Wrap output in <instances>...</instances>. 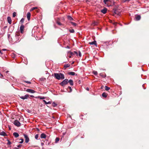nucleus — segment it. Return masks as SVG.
<instances>
[{
	"mask_svg": "<svg viewBox=\"0 0 149 149\" xmlns=\"http://www.w3.org/2000/svg\"><path fill=\"white\" fill-rule=\"evenodd\" d=\"M142 86H143V88L144 89H146V88H144V85H142Z\"/></svg>",
	"mask_w": 149,
	"mask_h": 149,
	"instance_id": "52",
	"label": "nucleus"
},
{
	"mask_svg": "<svg viewBox=\"0 0 149 149\" xmlns=\"http://www.w3.org/2000/svg\"><path fill=\"white\" fill-rule=\"evenodd\" d=\"M20 140H21V141L19 142V143H22L24 141V139H21Z\"/></svg>",
	"mask_w": 149,
	"mask_h": 149,
	"instance_id": "36",
	"label": "nucleus"
},
{
	"mask_svg": "<svg viewBox=\"0 0 149 149\" xmlns=\"http://www.w3.org/2000/svg\"><path fill=\"white\" fill-rule=\"evenodd\" d=\"M7 21L10 24H11L12 23V20L11 17H7Z\"/></svg>",
	"mask_w": 149,
	"mask_h": 149,
	"instance_id": "13",
	"label": "nucleus"
},
{
	"mask_svg": "<svg viewBox=\"0 0 149 149\" xmlns=\"http://www.w3.org/2000/svg\"><path fill=\"white\" fill-rule=\"evenodd\" d=\"M8 37L9 42L12 44L19 42L21 40L20 33L19 32H17L15 35L12 38L10 34H8Z\"/></svg>",
	"mask_w": 149,
	"mask_h": 149,
	"instance_id": "1",
	"label": "nucleus"
},
{
	"mask_svg": "<svg viewBox=\"0 0 149 149\" xmlns=\"http://www.w3.org/2000/svg\"><path fill=\"white\" fill-rule=\"evenodd\" d=\"M11 144V143L8 140V142L7 143V144L10 145Z\"/></svg>",
	"mask_w": 149,
	"mask_h": 149,
	"instance_id": "40",
	"label": "nucleus"
},
{
	"mask_svg": "<svg viewBox=\"0 0 149 149\" xmlns=\"http://www.w3.org/2000/svg\"><path fill=\"white\" fill-rule=\"evenodd\" d=\"M9 72V71H6V73L7 74V73H8Z\"/></svg>",
	"mask_w": 149,
	"mask_h": 149,
	"instance_id": "54",
	"label": "nucleus"
},
{
	"mask_svg": "<svg viewBox=\"0 0 149 149\" xmlns=\"http://www.w3.org/2000/svg\"><path fill=\"white\" fill-rule=\"evenodd\" d=\"M67 48H68V46H67Z\"/></svg>",
	"mask_w": 149,
	"mask_h": 149,
	"instance_id": "56",
	"label": "nucleus"
},
{
	"mask_svg": "<svg viewBox=\"0 0 149 149\" xmlns=\"http://www.w3.org/2000/svg\"><path fill=\"white\" fill-rule=\"evenodd\" d=\"M67 48H68V46H67Z\"/></svg>",
	"mask_w": 149,
	"mask_h": 149,
	"instance_id": "57",
	"label": "nucleus"
},
{
	"mask_svg": "<svg viewBox=\"0 0 149 149\" xmlns=\"http://www.w3.org/2000/svg\"><path fill=\"white\" fill-rule=\"evenodd\" d=\"M107 95H108L107 93H105V92L103 93L102 94V97H104V98H106L107 97Z\"/></svg>",
	"mask_w": 149,
	"mask_h": 149,
	"instance_id": "20",
	"label": "nucleus"
},
{
	"mask_svg": "<svg viewBox=\"0 0 149 149\" xmlns=\"http://www.w3.org/2000/svg\"><path fill=\"white\" fill-rule=\"evenodd\" d=\"M25 82L28 84H31V82L28 81H26Z\"/></svg>",
	"mask_w": 149,
	"mask_h": 149,
	"instance_id": "42",
	"label": "nucleus"
},
{
	"mask_svg": "<svg viewBox=\"0 0 149 149\" xmlns=\"http://www.w3.org/2000/svg\"><path fill=\"white\" fill-rule=\"evenodd\" d=\"M79 57H81V54L80 51H79Z\"/></svg>",
	"mask_w": 149,
	"mask_h": 149,
	"instance_id": "39",
	"label": "nucleus"
},
{
	"mask_svg": "<svg viewBox=\"0 0 149 149\" xmlns=\"http://www.w3.org/2000/svg\"><path fill=\"white\" fill-rule=\"evenodd\" d=\"M46 137V135L44 133H42L41 134L40 137L41 138L45 139Z\"/></svg>",
	"mask_w": 149,
	"mask_h": 149,
	"instance_id": "14",
	"label": "nucleus"
},
{
	"mask_svg": "<svg viewBox=\"0 0 149 149\" xmlns=\"http://www.w3.org/2000/svg\"><path fill=\"white\" fill-rule=\"evenodd\" d=\"M107 10V8H104L103 9L101 10V12L104 14H105L106 13Z\"/></svg>",
	"mask_w": 149,
	"mask_h": 149,
	"instance_id": "11",
	"label": "nucleus"
},
{
	"mask_svg": "<svg viewBox=\"0 0 149 149\" xmlns=\"http://www.w3.org/2000/svg\"><path fill=\"white\" fill-rule=\"evenodd\" d=\"M16 12H14L13 13V17H15L16 16Z\"/></svg>",
	"mask_w": 149,
	"mask_h": 149,
	"instance_id": "35",
	"label": "nucleus"
},
{
	"mask_svg": "<svg viewBox=\"0 0 149 149\" xmlns=\"http://www.w3.org/2000/svg\"><path fill=\"white\" fill-rule=\"evenodd\" d=\"M109 1V0H104V2L105 5L109 6L108 5V2Z\"/></svg>",
	"mask_w": 149,
	"mask_h": 149,
	"instance_id": "19",
	"label": "nucleus"
},
{
	"mask_svg": "<svg viewBox=\"0 0 149 149\" xmlns=\"http://www.w3.org/2000/svg\"><path fill=\"white\" fill-rule=\"evenodd\" d=\"M22 146V145L19 144L17 146V147L18 148H21Z\"/></svg>",
	"mask_w": 149,
	"mask_h": 149,
	"instance_id": "41",
	"label": "nucleus"
},
{
	"mask_svg": "<svg viewBox=\"0 0 149 149\" xmlns=\"http://www.w3.org/2000/svg\"><path fill=\"white\" fill-rule=\"evenodd\" d=\"M44 143H41V145L42 146H43L44 145Z\"/></svg>",
	"mask_w": 149,
	"mask_h": 149,
	"instance_id": "47",
	"label": "nucleus"
},
{
	"mask_svg": "<svg viewBox=\"0 0 149 149\" xmlns=\"http://www.w3.org/2000/svg\"><path fill=\"white\" fill-rule=\"evenodd\" d=\"M24 18H22L20 21V24L21 25H23V24L24 22Z\"/></svg>",
	"mask_w": 149,
	"mask_h": 149,
	"instance_id": "26",
	"label": "nucleus"
},
{
	"mask_svg": "<svg viewBox=\"0 0 149 149\" xmlns=\"http://www.w3.org/2000/svg\"><path fill=\"white\" fill-rule=\"evenodd\" d=\"M141 17L140 15H136L135 16L134 19L135 21H139L141 19Z\"/></svg>",
	"mask_w": 149,
	"mask_h": 149,
	"instance_id": "10",
	"label": "nucleus"
},
{
	"mask_svg": "<svg viewBox=\"0 0 149 149\" xmlns=\"http://www.w3.org/2000/svg\"><path fill=\"white\" fill-rule=\"evenodd\" d=\"M0 135L4 136H7V134L4 132L2 131L0 132Z\"/></svg>",
	"mask_w": 149,
	"mask_h": 149,
	"instance_id": "15",
	"label": "nucleus"
},
{
	"mask_svg": "<svg viewBox=\"0 0 149 149\" xmlns=\"http://www.w3.org/2000/svg\"><path fill=\"white\" fill-rule=\"evenodd\" d=\"M34 10L36 9H37V7H34Z\"/></svg>",
	"mask_w": 149,
	"mask_h": 149,
	"instance_id": "51",
	"label": "nucleus"
},
{
	"mask_svg": "<svg viewBox=\"0 0 149 149\" xmlns=\"http://www.w3.org/2000/svg\"><path fill=\"white\" fill-rule=\"evenodd\" d=\"M26 91L28 92L32 93H34L36 92L34 90L30 89H27L26 90Z\"/></svg>",
	"mask_w": 149,
	"mask_h": 149,
	"instance_id": "8",
	"label": "nucleus"
},
{
	"mask_svg": "<svg viewBox=\"0 0 149 149\" xmlns=\"http://www.w3.org/2000/svg\"><path fill=\"white\" fill-rule=\"evenodd\" d=\"M68 74L70 75H75L76 76L77 75V74H76V73L74 72H68Z\"/></svg>",
	"mask_w": 149,
	"mask_h": 149,
	"instance_id": "17",
	"label": "nucleus"
},
{
	"mask_svg": "<svg viewBox=\"0 0 149 149\" xmlns=\"http://www.w3.org/2000/svg\"><path fill=\"white\" fill-rule=\"evenodd\" d=\"M57 23L59 25H61L62 24L59 22H57Z\"/></svg>",
	"mask_w": 149,
	"mask_h": 149,
	"instance_id": "38",
	"label": "nucleus"
},
{
	"mask_svg": "<svg viewBox=\"0 0 149 149\" xmlns=\"http://www.w3.org/2000/svg\"><path fill=\"white\" fill-rule=\"evenodd\" d=\"M54 75L55 78L58 80L63 79H65L64 75L61 73H54Z\"/></svg>",
	"mask_w": 149,
	"mask_h": 149,
	"instance_id": "2",
	"label": "nucleus"
},
{
	"mask_svg": "<svg viewBox=\"0 0 149 149\" xmlns=\"http://www.w3.org/2000/svg\"><path fill=\"white\" fill-rule=\"evenodd\" d=\"M57 104L55 103L54 102H53L52 103V106L54 107H56L57 106Z\"/></svg>",
	"mask_w": 149,
	"mask_h": 149,
	"instance_id": "34",
	"label": "nucleus"
},
{
	"mask_svg": "<svg viewBox=\"0 0 149 149\" xmlns=\"http://www.w3.org/2000/svg\"><path fill=\"white\" fill-rule=\"evenodd\" d=\"M2 51H6V49H2Z\"/></svg>",
	"mask_w": 149,
	"mask_h": 149,
	"instance_id": "49",
	"label": "nucleus"
},
{
	"mask_svg": "<svg viewBox=\"0 0 149 149\" xmlns=\"http://www.w3.org/2000/svg\"><path fill=\"white\" fill-rule=\"evenodd\" d=\"M105 89L106 91H108L110 89V88L109 87H108L107 86H105Z\"/></svg>",
	"mask_w": 149,
	"mask_h": 149,
	"instance_id": "30",
	"label": "nucleus"
},
{
	"mask_svg": "<svg viewBox=\"0 0 149 149\" xmlns=\"http://www.w3.org/2000/svg\"><path fill=\"white\" fill-rule=\"evenodd\" d=\"M24 26L23 25H21L20 27V33L23 34L24 33Z\"/></svg>",
	"mask_w": 149,
	"mask_h": 149,
	"instance_id": "6",
	"label": "nucleus"
},
{
	"mask_svg": "<svg viewBox=\"0 0 149 149\" xmlns=\"http://www.w3.org/2000/svg\"><path fill=\"white\" fill-rule=\"evenodd\" d=\"M89 44L91 45H95L96 46H97V45L96 42L95 40L91 42H89Z\"/></svg>",
	"mask_w": 149,
	"mask_h": 149,
	"instance_id": "12",
	"label": "nucleus"
},
{
	"mask_svg": "<svg viewBox=\"0 0 149 149\" xmlns=\"http://www.w3.org/2000/svg\"><path fill=\"white\" fill-rule=\"evenodd\" d=\"M35 98H39L41 100L44 99H45V97H42L40 96H38L37 97H35Z\"/></svg>",
	"mask_w": 149,
	"mask_h": 149,
	"instance_id": "18",
	"label": "nucleus"
},
{
	"mask_svg": "<svg viewBox=\"0 0 149 149\" xmlns=\"http://www.w3.org/2000/svg\"><path fill=\"white\" fill-rule=\"evenodd\" d=\"M69 31L71 33H74V30L73 29H69Z\"/></svg>",
	"mask_w": 149,
	"mask_h": 149,
	"instance_id": "32",
	"label": "nucleus"
},
{
	"mask_svg": "<svg viewBox=\"0 0 149 149\" xmlns=\"http://www.w3.org/2000/svg\"><path fill=\"white\" fill-rule=\"evenodd\" d=\"M67 18L70 21L73 20V18L70 16L68 15L67 16Z\"/></svg>",
	"mask_w": 149,
	"mask_h": 149,
	"instance_id": "27",
	"label": "nucleus"
},
{
	"mask_svg": "<svg viewBox=\"0 0 149 149\" xmlns=\"http://www.w3.org/2000/svg\"><path fill=\"white\" fill-rule=\"evenodd\" d=\"M100 75L102 78H104L106 77V75L104 73H101Z\"/></svg>",
	"mask_w": 149,
	"mask_h": 149,
	"instance_id": "22",
	"label": "nucleus"
},
{
	"mask_svg": "<svg viewBox=\"0 0 149 149\" xmlns=\"http://www.w3.org/2000/svg\"><path fill=\"white\" fill-rule=\"evenodd\" d=\"M34 10V7L32 8L30 10V11H32Z\"/></svg>",
	"mask_w": 149,
	"mask_h": 149,
	"instance_id": "45",
	"label": "nucleus"
},
{
	"mask_svg": "<svg viewBox=\"0 0 149 149\" xmlns=\"http://www.w3.org/2000/svg\"><path fill=\"white\" fill-rule=\"evenodd\" d=\"M68 89L69 90H70V92H71L72 91V89L71 87L70 86H68Z\"/></svg>",
	"mask_w": 149,
	"mask_h": 149,
	"instance_id": "37",
	"label": "nucleus"
},
{
	"mask_svg": "<svg viewBox=\"0 0 149 149\" xmlns=\"http://www.w3.org/2000/svg\"><path fill=\"white\" fill-rule=\"evenodd\" d=\"M43 101L46 104H51V102L50 101H49L48 102H47L45 100H43Z\"/></svg>",
	"mask_w": 149,
	"mask_h": 149,
	"instance_id": "28",
	"label": "nucleus"
},
{
	"mask_svg": "<svg viewBox=\"0 0 149 149\" xmlns=\"http://www.w3.org/2000/svg\"><path fill=\"white\" fill-rule=\"evenodd\" d=\"M13 124L16 126L18 127H20L21 125V124L17 120H15L13 122Z\"/></svg>",
	"mask_w": 149,
	"mask_h": 149,
	"instance_id": "5",
	"label": "nucleus"
},
{
	"mask_svg": "<svg viewBox=\"0 0 149 149\" xmlns=\"http://www.w3.org/2000/svg\"><path fill=\"white\" fill-rule=\"evenodd\" d=\"M74 63V62H73V63Z\"/></svg>",
	"mask_w": 149,
	"mask_h": 149,
	"instance_id": "58",
	"label": "nucleus"
},
{
	"mask_svg": "<svg viewBox=\"0 0 149 149\" xmlns=\"http://www.w3.org/2000/svg\"><path fill=\"white\" fill-rule=\"evenodd\" d=\"M0 54H1V55H2L3 54L1 52V50H0Z\"/></svg>",
	"mask_w": 149,
	"mask_h": 149,
	"instance_id": "50",
	"label": "nucleus"
},
{
	"mask_svg": "<svg viewBox=\"0 0 149 149\" xmlns=\"http://www.w3.org/2000/svg\"><path fill=\"white\" fill-rule=\"evenodd\" d=\"M116 24H117V23H116V22H114V23H113V24H114V25H116Z\"/></svg>",
	"mask_w": 149,
	"mask_h": 149,
	"instance_id": "55",
	"label": "nucleus"
},
{
	"mask_svg": "<svg viewBox=\"0 0 149 149\" xmlns=\"http://www.w3.org/2000/svg\"><path fill=\"white\" fill-rule=\"evenodd\" d=\"M30 96L31 97H34V96H33V95H30Z\"/></svg>",
	"mask_w": 149,
	"mask_h": 149,
	"instance_id": "48",
	"label": "nucleus"
},
{
	"mask_svg": "<svg viewBox=\"0 0 149 149\" xmlns=\"http://www.w3.org/2000/svg\"><path fill=\"white\" fill-rule=\"evenodd\" d=\"M75 54H76L77 56H78V54L77 52L76 51H74V52H71L70 51H68L67 56L69 57L70 58L72 57L73 55H74Z\"/></svg>",
	"mask_w": 149,
	"mask_h": 149,
	"instance_id": "3",
	"label": "nucleus"
},
{
	"mask_svg": "<svg viewBox=\"0 0 149 149\" xmlns=\"http://www.w3.org/2000/svg\"><path fill=\"white\" fill-rule=\"evenodd\" d=\"M34 10V7L32 8L30 10V11H32Z\"/></svg>",
	"mask_w": 149,
	"mask_h": 149,
	"instance_id": "44",
	"label": "nucleus"
},
{
	"mask_svg": "<svg viewBox=\"0 0 149 149\" xmlns=\"http://www.w3.org/2000/svg\"><path fill=\"white\" fill-rule=\"evenodd\" d=\"M15 149H19L18 148H17V147H15Z\"/></svg>",
	"mask_w": 149,
	"mask_h": 149,
	"instance_id": "53",
	"label": "nucleus"
},
{
	"mask_svg": "<svg viewBox=\"0 0 149 149\" xmlns=\"http://www.w3.org/2000/svg\"><path fill=\"white\" fill-rule=\"evenodd\" d=\"M93 73L94 75H97L98 74L97 72L95 71H93Z\"/></svg>",
	"mask_w": 149,
	"mask_h": 149,
	"instance_id": "33",
	"label": "nucleus"
},
{
	"mask_svg": "<svg viewBox=\"0 0 149 149\" xmlns=\"http://www.w3.org/2000/svg\"><path fill=\"white\" fill-rule=\"evenodd\" d=\"M35 138L36 140L38 139L39 135L38 134H36L35 135Z\"/></svg>",
	"mask_w": 149,
	"mask_h": 149,
	"instance_id": "31",
	"label": "nucleus"
},
{
	"mask_svg": "<svg viewBox=\"0 0 149 149\" xmlns=\"http://www.w3.org/2000/svg\"><path fill=\"white\" fill-rule=\"evenodd\" d=\"M68 82V79H66L64 80L60 84V85L61 86H64L66 85Z\"/></svg>",
	"mask_w": 149,
	"mask_h": 149,
	"instance_id": "4",
	"label": "nucleus"
},
{
	"mask_svg": "<svg viewBox=\"0 0 149 149\" xmlns=\"http://www.w3.org/2000/svg\"><path fill=\"white\" fill-rule=\"evenodd\" d=\"M29 96V95L26 94L24 96H20V98L23 100H25L26 99H27Z\"/></svg>",
	"mask_w": 149,
	"mask_h": 149,
	"instance_id": "9",
	"label": "nucleus"
},
{
	"mask_svg": "<svg viewBox=\"0 0 149 149\" xmlns=\"http://www.w3.org/2000/svg\"><path fill=\"white\" fill-rule=\"evenodd\" d=\"M13 135L16 138L19 137V134L17 133L16 132H14L13 133Z\"/></svg>",
	"mask_w": 149,
	"mask_h": 149,
	"instance_id": "21",
	"label": "nucleus"
},
{
	"mask_svg": "<svg viewBox=\"0 0 149 149\" xmlns=\"http://www.w3.org/2000/svg\"><path fill=\"white\" fill-rule=\"evenodd\" d=\"M59 139L58 138H56V142H57L58 141H59Z\"/></svg>",
	"mask_w": 149,
	"mask_h": 149,
	"instance_id": "43",
	"label": "nucleus"
},
{
	"mask_svg": "<svg viewBox=\"0 0 149 149\" xmlns=\"http://www.w3.org/2000/svg\"><path fill=\"white\" fill-rule=\"evenodd\" d=\"M70 23H71L72 25L74 26H75L77 25V24L73 22H70Z\"/></svg>",
	"mask_w": 149,
	"mask_h": 149,
	"instance_id": "29",
	"label": "nucleus"
},
{
	"mask_svg": "<svg viewBox=\"0 0 149 149\" xmlns=\"http://www.w3.org/2000/svg\"><path fill=\"white\" fill-rule=\"evenodd\" d=\"M70 66V64H66L64 65V68L66 69L67 68L69 67Z\"/></svg>",
	"mask_w": 149,
	"mask_h": 149,
	"instance_id": "25",
	"label": "nucleus"
},
{
	"mask_svg": "<svg viewBox=\"0 0 149 149\" xmlns=\"http://www.w3.org/2000/svg\"><path fill=\"white\" fill-rule=\"evenodd\" d=\"M31 13L29 12H28L26 14V16L27 17V18L28 19V20H29L30 18L31 17Z\"/></svg>",
	"mask_w": 149,
	"mask_h": 149,
	"instance_id": "16",
	"label": "nucleus"
},
{
	"mask_svg": "<svg viewBox=\"0 0 149 149\" xmlns=\"http://www.w3.org/2000/svg\"><path fill=\"white\" fill-rule=\"evenodd\" d=\"M99 23L98 22L95 21H94L93 22L92 24V25L93 26H96Z\"/></svg>",
	"mask_w": 149,
	"mask_h": 149,
	"instance_id": "23",
	"label": "nucleus"
},
{
	"mask_svg": "<svg viewBox=\"0 0 149 149\" xmlns=\"http://www.w3.org/2000/svg\"><path fill=\"white\" fill-rule=\"evenodd\" d=\"M86 89L87 91H89V88L88 87H87V88H86Z\"/></svg>",
	"mask_w": 149,
	"mask_h": 149,
	"instance_id": "46",
	"label": "nucleus"
},
{
	"mask_svg": "<svg viewBox=\"0 0 149 149\" xmlns=\"http://www.w3.org/2000/svg\"><path fill=\"white\" fill-rule=\"evenodd\" d=\"M68 82L70 83V84L71 86H73V81L72 79H70L69 81H68Z\"/></svg>",
	"mask_w": 149,
	"mask_h": 149,
	"instance_id": "24",
	"label": "nucleus"
},
{
	"mask_svg": "<svg viewBox=\"0 0 149 149\" xmlns=\"http://www.w3.org/2000/svg\"><path fill=\"white\" fill-rule=\"evenodd\" d=\"M24 136L25 139V142L26 143H28L29 141V139L28 136L25 134H24Z\"/></svg>",
	"mask_w": 149,
	"mask_h": 149,
	"instance_id": "7",
	"label": "nucleus"
}]
</instances>
